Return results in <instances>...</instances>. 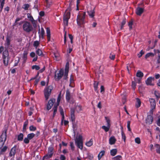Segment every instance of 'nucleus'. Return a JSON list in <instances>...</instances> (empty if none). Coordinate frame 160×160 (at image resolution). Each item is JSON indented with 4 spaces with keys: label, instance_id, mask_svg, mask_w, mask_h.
Wrapping results in <instances>:
<instances>
[{
    "label": "nucleus",
    "instance_id": "f257e3e1",
    "mask_svg": "<svg viewBox=\"0 0 160 160\" xmlns=\"http://www.w3.org/2000/svg\"><path fill=\"white\" fill-rule=\"evenodd\" d=\"M10 38L9 37H7L4 44L5 49L2 53V56L3 63L4 65L6 66L8 65L10 60V57L8 49H10V47H12L10 45Z\"/></svg>",
    "mask_w": 160,
    "mask_h": 160
},
{
    "label": "nucleus",
    "instance_id": "f03ea898",
    "mask_svg": "<svg viewBox=\"0 0 160 160\" xmlns=\"http://www.w3.org/2000/svg\"><path fill=\"white\" fill-rule=\"evenodd\" d=\"M70 8H68L66 10L65 13L63 15V22L65 27L67 26L68 23V21L70 17Z\"/></svg>",
    "mask_w": 160,
    "mask_h": 160
},
{
    "label": "nucleus",
    "instance_id": "7ed1b4c3",
    "mask_svg": "<svg viewBox=\"0 0 160 160\" xmlns=\"http://www.w3.org/2000/svg\"><path fill=\"white\" fill-rule=\"evenodd\" d=\"M22 28L24 31L28 33L31 32L33 29L32 24L28 21H25L23 22Z\"/></svg>",
    "mask_w": 160,
    "mask_h": 160
},
{
    "label": "nucleus",
    "instance_id": "20e7f679",
    "mask_svg": "<svg viewBox=\"0 0 160 160\" xmlns=\"http://www.w3.org/2000/svg\"><path fill=\"white\" fill-rule=\"evenodd\" d=\"M85 15V12H83L78 15L77 21L78 25L80 26L84 23Z\"/></svg>",
    "mask_w": 160,
    "mask_h": 160
},
{
    "label": "nucleus",
    "instance_id": "39448f33",
    "mask_svg": "<svg viewBox=\"0 0 160 160\" xmlns=\"http://www.w3.org/2000/svg\"><path fill=\"white\" fill-rule=\"evenodd\" d=\"M75 141L76 145L81 150H82L83 148V143L82 136L80 135H79L76 138Z\"/></svg>",
    "mask_w": 160,
    "mask_h": 160
},
{
    "label": "nucleus",
    "instance_id": "423d86ee",
    "mask_svg": "<svg viewBox=\"0 0 160 160\" xmlns=\"http://www.w3.org/2000/svg\"><path fill=\"white\" fill-rule=\"evenodd\" d=\"M7 131V129H5L0 137V148L3 147L6 140Z\"/></svg>",
    "mask_w": 160,
    "mask_h": 160
},
{
    "label": "nucleus",
    "instance_id": "0eeeda50",
    "mask_svg": "<svg viewBox=\"0 0 160 160\" xmlns=\"http://www.w3.org/2000/svg\"><path fill=\"white\" fill-rule=\"evenodd\" d=\"M53 87L52 86H49L46 87L44 90V95L46 100H47L50 96L51 91L53 89Z\"/></svg>",
    "mask_w": 160,
    "mask_h": 160
},
{
    "label": "nucleus",
    "instance_id": "6e6552de",
    "mask_svg": "<svg viewBox=\"0 0 160 160\" xmlns=\"http://www.w3.org/2000/svg\"><path fill=\"white\" fill-rule=\"evenodd\" d=\"M63 75V70L61 69L58 72L55 74V78L56 80H58L60 79Z\"/></svg>",
    "mask_w": 160,
    "mask_h": 160
},
{
    "label": "nucleus",
    "instance_id": "1a4fd4ad",
    "mask_svg": "<svg viewBox=\"0 0 160 160\" xmlns=\"http://www.w3.org/2000/svg\"><path fill=\"white\" fill-rule=\"evenodd\" d=\"M55 100L54 99H51L48 102L47 105V109L49 110L51 109L54 103L55 102Z\"/></svg>",
    "mask_w": 160,
    "mask_h": 160
},
{
    "label": "nucleus",
    "instance_id": "9d476101",
    "mask_svg": "<svg viewBox=\"0 0 160 160\" xmlns=\"http://www.w3.org/2000/svg\"><path fill=\"white\" fill-rule=\"evenodd\" d=\"M87 12L90 17L92 18H94L95 13L94 11V8H93V9H92L91 10L88 8Z\"/></svg>",
    "mask_w": 160,
    "mask_h": 160
},
{
    "label": "nucleus",
    "instance_id": "9b49d317",
    "mask_svg": "<svg viewBox=\"0 0 160 160\" xmlns=\"http://www.w3.org/2000/svg\"><path fill=\"white\" fill-rule=\"evenodd\" d=\"M154 77H149L148 78L146 81V83L148 85L153 86L154 84L152 83V82L154 81Z\"/></svg>",
    "mask_w": 160,
    "mask_h": 160
},
{
    "label": "nucleus",
    "instance_id": "f8f14e48",
    "mask_svg": "<svg viewBox=\"0 0 160 160\" xmlns=\"http://www.w3.org/2000/svg\"><path fill=\"white\" fill-rule=\"evenodd\" d=\"M146 123L149 124L152 123L153 121V118L151 115H149L148 116L146 119Z\"/></svg>",
    "mask_w": 160,
    "mask_h": 160
},
{
    "label": "nucleus",
    "instance_id": "ddd939ff",
    "mask_svg": "<svg viewBox=\"0 0 160 160\" xmlns=\"http://www.w3.org/2000/svg\"><path fill=\"white\" fill-rule=\"evenodd\" d=\"M149 101L150 103L151 108H155L156 107V103L155 100L152 98L149 99Z\"/></svg>",
    "mask_w": 160,
    "mask_h": 160
},
{
    "label": "nucleus",
    "instance_id": "4468645a",
    "mask_svg": "<svg viewBox=\"0 0 160 160\" xmlns=\"http://www.w3.org/2000/svg\"><path fill=\"white\" fill-rule=\"evenodd\" d=\"M16 146H14L13 148H12L9 153V155L10 157H12L13 156H14L16 153Z\"/></svg>",
    "mask_w": 160,
    "mask_h": 160
},
{
    "label": "nucleus",
    "instance_id": "2eb2a0df",
    "mask_svg": "<svg viewBox=\"0 0 160 160\" xmlns=\"http://www.w3.org/2000/svg\"><path fill=\"white\" fill-rule=\"evenodd\" d=\"M74 112V110L72 108L71 110V117L72 121V122H74L75 120Z\"/></svg>",
    "mask_w": 160,
    "mask_h": 160
},
{
    "label": "nucleus",
    "instance_id": "dca6fc26",
    "mask_svg": "<svg viewBox=\"0 0 160 160\" xmlns=\"http://www.w3.org/2000/svg\"><path fill=\"white\" fill-rule=\"evenodd\" d=\"M143 12V9L141 8L138 7L136 9V13L137 15H141Z\"/></svg>",
    "mask_w": 160,
    "mask_h": 160
},
{
    "label": "nucleus",
    "instance_id": "f3484780",
    "mask_svg": "<svg viewBox=\"0 0 160 160\" xmlns=\"http://www.w3.org/2000/svg\"><path fill=\"white\" fill-rule=\"evenodd\" d=\"M116 140L114 136H112L109 139V143L110 145L114 144L116 142Z\"/></svg>",
    "mask_w": 160,
    "mask_h": 160
},
{
    "label": "nucleus",
    "instance_id": "a211bd4d",
    "mask_svg": "<svg viewBox=\"0 0 160 160\" xmlns=\"http://www.w3.org/2000/svg\"><path fill=\"white\" fill-rule=\"evenodd\" d=\"M39 28L38 30V33L39 34V36L41 37L42 38H43V35L44 34V31L43 28H41V30L40 31V27L39 26Z\"/></svg>",
    "mask_w": 160,
    "mask_h": 160
},
{
    "label": "nucleus",
    "instance_id": "6ab92c4d",
    "mask_svg": "<svg viewBox=\"0 0 160 160\" xmlns=\"http://www.w3.org/2000/svg\"><path fill=\"white\" fill-rule=\"evenodd\" d=\"M66 98L68 102H69L70 99V94L68 90H67L66 95Z\"/></svg>",
    "mask_w": 160,
    "mask_h": 160
},
{
    "label": "nucleus",
    "instance_id": "aec40b11",
    "mask_svg": "<svg viewBox=\"0 0 160 160\" xmlns=\"http://www.w3.org/2000/svg\"><path fill=\"white\" fill-rule=\"evenodd\" d=\"M136 75L137 77L142 78L143 76V74L141 71L138 70L137 71Z\"/></svg>",
    "mask_w": 160,
    "mask_h": 160
},
{
    "label": "nucleus",
    "instance_id": "412c9836",
    "mask_svg": "<svg viewBox=\"0 0 160 160\" xmlns=\"http://www.w3.org/2000/svg\"><path fill=\"white\" fill-rule=\"evenodd\" d=\"M46 32L48 40L49 41L50 40V32L49 28H47Z\"/></svg>",
    "mask_w": 160,
    "mask_h": 160
},
{
    "label": "nucleus",
    "instance_id": "4be33fe9",
    "mask_svg": "<svg viewBox=\"0 0 160 160\" xmlns=\"http://www.w3.org/2000/svg\"><path fill=\"white\" fill-rule=\"evenodd\" d=\"M154 147L156 148V152L158 153H160V146L158 144H156L154 145Z\"/></svg>",
    "mask_w": 160,
    "mask_h": 160
},
{
    "label": "nucleus",
    "instance_id": "5701e85b",
    "mask_svg": "<svg viewBox=\"0 0 160 160\" xmlns=\"http://www.w3.org/2000/svg\"><path fill=\"white\" fill-rule=\"evenodd\" d=\"M53 153V148L52 147H49L48 149V154L50 156H52Z\"/></svg>",
    "mask_w": 160,
    "mask_h": 160
},
{
    "label": "nucleus",
    "instance_id": "b1692460",
    "mask_svg": "<svg viewBox=\"0 0 160 160\" xmlns=\"http://www.w3.org/2000/svg\"><path fill=\"white\" fill-rule=\"evenodd\" d=\"M136 107L138 108L140 107L141 102L140 100L138 98H136Z\"/></svg>",
    "mask_w": 160,
    "mask_h": 160
},
{
    "label": "nucleus",
    "instance_id": "393cba45",
    "mask_svg": "<svg viewBox=\"0 0 160 160\" xmlns=\"http://www.w3.org/2000/svg\"><path fill=\"white\" fill-rule=\"evenodd\" d=\"M110 127L107 125V126L104 125L102 126V128L106 132H107L109 130Z\"/></svg>",
    "mask_w": 160,
    "mask_h": 160
},
{
    "label": "nucleus",
    "instance_id": "a878e982",
    "mask_svg": "<svg viewBox=\"0 0 160 160\" xmlns=\"http://www.w3.org/2000/svg\"><path fill=\"white\" fill-rule=\"evenodd\" d=\"M36 53L39 56H43V53L42 50L40 49H38L36 51Z\"/></svg>",
    "mask_w": 160,
    "mask_h": 160
},
{
    "label": "nucleus",
    "instance_id": "bb28decb",
    "mask_svg": "<svg viewBox=\"0 0 160 160\" xmlns=\"http://www.w3.org/2000/svg\"><path fill=\"white\" fill-rule=\"evenodd\" d=\"M117 150L116 149H113L111 150V154L112 156H115L117 153Z\"/></svg>",
    "mask_w": 160,
    "mask_h": 160
},
{
    "label": "nucleus",
    "instance_id": "cd10ccee",
    "mask_svg": "<svg viewBox=\"0 0 160 160\" xmlns=\"http://www.w3.org/2000/svg\"><path fill=\"white\" fill-rule=\"evenodd\" d=\"M93 141L92 139H91L90 140L86 143V145L88 147H90L92 145Z\"/></svg>",
    "mask_w": 160,
    "mask_h": 160
},
{
    "label": "nucleus",
    "instance_id": "c85d7f7f",
    "mask_svg": "<svg viewBox=\"0 0 160 160\" xmlns=\"http://www.w3.org/2000/svg\"><path fill=\"white\" fill-rule=\"evenodd\" d=\"M105 153V151H101L99 154L98 156V159L100 160L102 157L104 155Z\"/></svg>",
    "mask_w": 160,
    "mask_h": 160
},
{
    "label": "nucleus",
    "instance_id": "c756f323",
    "mask_svg": "<svg viewBox=\"0 0 160 160\" xmlns=\"http://www.w3.org/2000/svg\"><path fill=\"white\" fill-rule=\"evenodd\" d=\"M105 119L107 122V125L110 127V120L109 118L108 117H106Z\"/></svg>",
    "mask_w": 160,
    "mask_h": 160
},
{
    "label": "nucleus",
    "instance_id": "7c9ffc66",
    "mask_svg": "<svg viewBox=\"0 0 160 160\" xmlns=\"http://www.w3.org/2000/svg\"><path fill=\"white\" fill-rule=\"evenodd\" d=\"M32 24V27H33L34 28H35L37 27V21L35 20H33L31 22Z\"/></svg>",
    "mask_w": 160,
    "mask_h": 160
},
{
    "label": "nucleus",
    "instance_id": "2f4dec72",
    "mask_svg": "<svg viewBox=\"0 0 160 160\" xmlns=\"http://www.w3.org/2000/svg\"><path fill=\"white\" fill-rule=\"evenodd\" d=\"M2 147L1 148H0V149H1L0 152V154H2V153L5 152L7 149V147L5 146L3 148Z\"/></svg>",
    "mask_w": 160,
    "mask_h": 160
},
{
    "label": "nucleus",
    "instance_id": "473e14b6",
    "mask_svg": "<svg viewBox=\"0 0 160 160\" xmlns=\"http://www.w3.org/2000/svg\"><path fill=\"white\" fill-rule=\"evenodd\" d=\"M35 134L33 133H31L28 135L27 137L29 140H30L32 139L35 136Z\"/></svg>",
    "mask_w": 160,
    "mask_h": 160
},
{
    "label": "nucleus",
    "instance_id": "72a5a7b5",
    "mask_svg": "<svg viewBox=\"0 0 160 160\" xmlns=\"http://www.w3.org/2000/svg\"><path fill=\"white\" fill-rule=\"evenodd\" d=\"M27 18L29 19V20L31 22L34 20L32 16L30 13H27Z\"/></svg>",
    "mask_w": 160,
    "mask_h": 160
},
{
    "label": "nucleus",
    "instance_id": "f704fd0d",
    "mask_svg": "<svg viewBox=\"0 0 160 160\" xmlns=\"http://www.w3.org/2000/svg\"><path fill=\"white\" fill-rule=\"evenodd\" d=\"M154 55V54L152 52H150L147 54L145 56V58H147L150 56L153 57Z\"/></svg>",
    "mask_w": 160,
    "mask_h": 160
},
{
    "label": "nucleus",
    "instance_id": "c9c22d12",
    "mask_svg": "<svg viewBox=\"0 0 160 160\" xmlns=\"http://www.w3.org/2000/svg\"><path fill=\"white\" fill-rule=\"evenodd\" d=\"M27 53L26 52H24L23 55V63H25L27 59Z\"/></svg>",
    "mask_w": 160,
    "mask_h": 160
},
{
    "label": "nucleus",
    "instance_id": "e433bc0d",
    "mask_svg": "<svg viewBox=\"0 0 160 160\" xmlns=\"http://www.w3.org/2000/svg\"><path fill=\"white\" fill-rule=\"evenodd\" d=\"M57 106H55V105L54 106V107L53 108V117H54L55 115L56 114V112L57 111Z\"/></svg>",
    "mask_w": 160,
    "mask_h": 160
},
{
    "label": "nucleus",
    "instance_id": "4c0bfd02",
    "mask_svg": "<svg viewBox=\"0 0 160 160\" xmlns=\"http://www.w3.org/2000/svg\"><path fill=\"white\" fill-rule=\"evenodd\" d=\"M73 76L72 75H71V78H70V83L69 84V86L72 87H73V86L72 85V83L73 82L74 80L72 78Z\"/></svg>",
    "mask_w": 160,
    "mask_h": 160
},
{
    "label": "nucleus",
    "instance_id": "58836bf2",
    "mask_svg": "<svg viewBox=\"0 0 160 160\" xmlns=\"http://www.w3.org/2000/svg\"><path fill=\"white\" fill-rule=\"evenodd\" d=\"M76 110L78 112H80L82 110V107L80 105H77L75 108Z\"/></svg>",
    "mask_w": 160,
    "mask_h": 160
},
{
    "label": "nucleus",
    "instance_id": "ea45409f",
    "mask_svg": "<svg viewBox=\"0 0 160 160\" xmlns=\"http://www.w3.org/2000/svg\"><path fill=\"white\" fill-rule=\"evenodd\" d=\"M23 135L22 133H20L18 137V140L19 141H22L23 139Z\"/></svg>",
    "mask_w": 160,
    "mask_h": 160
},
{
    "label": "nucleus",
    "instance_id": "a19ab883",
    "mask_svg": "<svg viewBox=\"0 0 160 160\" xmlns=\"http://www.w3.org/2000/svg\"><path fill=\"white\" fill-rule=\"evenodd\" d=\"M29 5L28 4H24L23 6V8H24L25 10H27L28 9L29 7Z\"/></svg>",
    "mask_w": 160,
    "mask_h": 160
},
{
    "label": "nucleus",
    "instance_id": "79ce46f5",
    "mask_svg": "<svg viewBox=\"0 0 160 160\" xmlns=\"http://www.w3.org/2000/svg\"><path fill=\"white\" fill-rule=\"evenodd\" d=\"M121 158L122 157L120 155L117 156L113 158V160H121Z\"/></svg>",
    "mask_w": 160,
    "mask_h": 160
},
{
    "label": "nucleus",
    "instance_id": "37998d69",
    "mask_svg": "<svg viewBox=\"0 0 160 160\" xmlns=\"http://www.w3.org/2000/svg\"><path fill=\"white\" fill-rule=\"evenodd\" d=\"M19 60L20 59L19 58H18L17 59L15 60L14 67H15L18 65V64L19 62Z\"/></svg>",
    "mask_w": 160,
    "mask_h": 160
},
{
    "label": "nucleus",
    "instance_id": "c03bdc74",
    "mask_svg": "<svg viewBox=\"0 0 160 160\" xmlns=\"http://www.w3.org/2000/svg\"><path fill=\"white\" fill-rule=\"evenodd\" d=\"M69 64L68 63H67L66 65V67L65 68V72L67 73H68V70H69Z\"/></svg>",
    "mask_w": 160,
    "mask_h": 160
},
{
    "label": "nucleus",
    "instance_id": "a18cd8bd",
    "mask_svg": "<svg viewBox=\"0 0 160 160\" xmlns=\"http://www.w3.org/2000/svg\"><path fill=\"white\" fill-rule=\"evenodd\" d=\"M28 122L27 121H25L24 123L23 127V130L25 131L26 128V127L28 125Z\"/></svg>",
    "mask_w": 160,
    "mask_h": 160
},
{
    "label": "nucleus",
    "instance_id": "49530a36",
    "mask_svg": "<svg viewBox=\"0 0 160 160\" xmlns=\"http://www.w3.org/2000/svg\"><path fill=\"white\" fill-rule=\"evenodd\" d=\"M52 156H50L48 154H47V155L44 156L43 158V160H44L45 159H48L50 158H51Z\"/></svg>",
    "mask_w": 160,
    "mask_h": 160
},
{
    "label": "nucleus",
    "instance_id": "de8ad7c7",
    "mask_svg": "<svg viewBox=\"0 0 160 160\" xmlns=\"http://www.w3.org/2000/svg\"><path fill=\"white\" fill-rule=\"evenodd\" d=\"M121 134L122 135V138L124 140V142H125L126 137L125 134L124 133L123 131H122L121 132Z\"/></svg>",
    "mask_w": 160,
    "mask_h": 160
},
{
    "label": "nucleus",
    "instance_id": "09e8293b",
    "mask_svg": "<svg viewBox=\"0 0 160 160\" xmlns=\"http://www.w3.org/2000/svg\"><path fill=\"white\" fill-rule=\"evenodd\" d=\"M133 24V21L132 20H131L129 22L128 24V25L130 29H131L132 28V26Z\"/></svg>",
    "mask_w": 160,
    "mask_h": 160
},
{
    "label": "nucleus",
    "instance_id": "8fccbe9b",
    "mask_svg": "<svg viewBox=\"0 0 160 160\" xmlns=\"http://www.w3.org/2000/svg\"><path fill=\"white\" fill-rule=\"evenodd\" d=\"M136 83L134 81H132V89L134 90H135V88L136 87Z\"/></svg>",
    "mask_w": 160,
    "mask_h": 160
},
{
    "label": "nucleus",
    "instance_id": "3c124183",
    "mask_svg": "<svg viewBox=\"0 0 160 160\" xmlns=\"http://www.w3.org/2000/svg\"><path fill=\"white\" fill-rule=\"evenodd\" d=\"M126 22V19H124L121 23V29H122L124 25H125Z\"/></svg>",
    "mask_w": 160,
    "mask_h": 160
},
{
    "label": "nucleus",
    "instance_id": "603ef678",
    "mask_svg": "<svg viewBox=\"0 0 160 160\" xmlns=\"http://www.w3.org/2000/svg\"><path fill=\"white\" fill-rule=\"evenodd\" d=\"M38 65H33L32 67V69H35L36 70H38L40 69Z\"/></svg>",
    "mask_w": 160,
    "mask_h": 160
},
{
    "label": "nucleus",
    "instance_id": "864d4df0",
    "mask_svg": "<svg viewBox=\"0 0 160 160\" xmlns=\"http://www.w3.org/2000/svg\"><path fill=\"white\" fill-rule=\"evenodd\" d=\"M144 53V52L142 50L140 52L139 54H138V58H140L143 55Z\"/></svg>",
    "mask_w": 160,
    "mask_h": 160
},
{
    "label": "nucleus",
    "instance_id": "5fc2aeb1",
    "mask_svg": "<svg viewBox=\"0 0 160 160\" xmlns=\"http://www.w3.org/2000/svg\"><path fill=\"white\" fill-rule=\"evenodd\" d=\"M29 129L30 131H34L36 129V128L33 126H31L29 127Z\"/></svg>",
    "mask_w": 160,
    "mask_h": 160
},
{
    "label": "nucleus",
    "instance_id": "6e6d98bb",
    "mask_svg": "<svg viewBox=\"0 0 160 160\" xmlns=\"http://www.w3.org/2000/svg\"><path fill=\"white\" fill-rule=\"evenodd\" d=\"M130 122L128 121L127 122V128L129 131H131V129L130 128Z\"/></svg>",
    "mask_w": 160,
    "mask_h": 160
},
{
    "label": "nucleus",
    "instance_id": "4d7b16f0",
    "mask_svg": "<svg viewBox=\"0 0 160 160\" xmlns=\"http://www.w3.org/2000/svg\"><path fill=\"white\" fill-rule=\"evenodd\" d=\"M87 158L90 160H92L93 158V156L91 154H88Z\"/></svg>",
    "mask_w": 160,
    "mask_h": 160
},
{
    "label": "nucleus",
    "instance_id": "13d9d810",
    "mask_svg": "<svg viewBox=\"0 0 160 160\" xmlns=\"http://www.w3.org/2000/svg\"><path fill=\"white\" fill-rule=\"evenodd\" d=\"M115 55L111 53L110 55L109 58L111 60H113L115 58Z\"/></svg>",
    "mask_w": 160,
    "mask_h": 160
},
{
    "label": "nucleus",
    "instance_id": "bf43d9fd",
    "mask_svg": "<svg viewBox=\"0 0 160 160\" xmlns=\"http://www.w3.org/2000/svg\"><path fill=\"white\" fill-rule=\"evenodd\" d=\"M135 142L136 143L138 144H140V139L139 138H137L135 139Z\"/></svg>",
    "mask_w": 160,
    "mask_h": 160
},
{
    "label": "nucleus",
    "instance_id": "052dcab7",
    "mask_svg": "<svg viewBox=\"0 0 160 160\" xmlns=\"http://www.w3.org/2000/svg\"><path fill=\"white\" fill-rule=\"evenodd\" d=\"M24 142L26 144L28 143L29 142V139L28 137L25 138L24 140Z\"/></svg>",
    "mask_w": 160,
    "mask_h": 160
},
{
    "label": "nucleus",
    "instance_id": "680f3d73",
    "mask_svg": "<svg viewBox=\"0 0 160 160\" xmlns=\"http://www.w3.org/2000/svg\"><path fill=\"white\" fill-rule=\"evenodd\" d=\"M39 44V42L37 41H36L34 42L33 46L34 47H37Z\"/></svg>",
    "mask_w": 160,
    "mask_h": 160
},
{
    "label": "nucleus",
    "instance_id": "e2e57ef3",
    "mask_svg": "<svg viewBox=\"0 0 160 160\" xmlns=\"http://www.w3.org/2000/svg\"><path fill=\"white\" fill-rule=\"evenodd\" d=\"M61 93L59 95L58 97L57 98V106H58L59 104V103L61 99Z\"/></svg>",
    "mask_w": 160,
    "mask_h": 160
},
{
    "label": "nucleus",
    "instance_id": "0e129e2a",
    "mask_svg": "<svg viewBox=\"0 0 160 160\" xmlns=\"http://www.w3.org/2000/svg\"><path fill=\"white\" fill-rule=\"evenodd\" d=\"M70 146L72 150H74V146L72 142H70Z\"/></svg>",
    "mask_w": 160,
    "mask_h": 160
},
{
    "label": "nucleus",
    "instance_id": "69168bd1",
    "mask_svg": "<svg viewBox=\"0 0 160 160\" xmlns=\"http://www.w3.org/2000/svg\"><path fill=\"white\" fill-rule=\"evenodd\" d=\"M30 56L32 58H34L36 56L35 53L33 52H32L30 53Z\"/></svg>",
    "mask_w": 160,
    "mask_h": 160
},
{
    "label": "nucleus",
    "instance_id": "338daca9",
    "mask_svg": "<svg viewBox=\"0 0 160 160\" xmlns=\"http://www.w3.org/2000/svg\"><path fill=\"white\" fill-rule=\"evenodd\" d=\"M53 55H54L53 57L55 58V59L56 60H57L58 58L59 57V55L58 54V53H54Z\"/></svg>",
    "mask_w": 160,
    "mask_h": 160
},
{
    "label": "nucleus",
    "instance_id": "774afa93",
    "mask_svg": "<svg viewBox=\"0 0 160 160\" xmlns=\"http://www.w3.org/2000/svg\"><path fill=\"white\" fill-rule=\"evenodd\" d=\"M60 158L61 160H65V157L62 155H61Z\"/></svg>",
    "mask_w": 160,
    "mask_h": 160
}]
</instances>
